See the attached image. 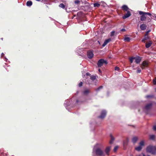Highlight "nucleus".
Here are the masks:
<instances>
[{"label": "nucleus", "mask_w": 156, "mask_h": 156, "mask_svg": "<svg viewBox=\"0 0 156 156\" xmlns=\"http://www.w3.org/2000/svg\"><path fill=\"white\" fill-rule=\"evenodd\" d=\"M102 145L100 144H97L94 147L93 151L95 152L97 155L100 156H105L103 151L101 147Z\"/></svg>", "instance_id": "1"}, {"label": "nucleus", "mask_w": 156, "mask_h": 156, "mask_svg": "<svg viewBox=\"0 0 156 156\" xmlns=\"http://www.w3.org/2000/svg\"><path fill=\"white\" fill-rule=\"evenodd\" d=\"M147 153L155 155L156 154V146L150 145L148 146L146 149Z\"/></svg>", "instance_id": "2"}, {"label": "nucleus", "mask_w": 156, "mask_h": 156, "mask_svg": "<svg viewBox=\"0 0 156 156\" xmlns=\"http://www.w3.org/2000/svg\"><path fill=\"white\" fill-rule=\"evenodd\" d=\"M139 14L140 15H142L140 17V20L141 21H144L146 20V17L145 16V15H147L149 16H151V14L147 12H145L141 11H139Z\"/></svg>", "instance_id": "3"}, {"label": "nucleus", "mask_w": 156, "mask_h": 156, "mask_svg": "<svg viewBox=\"0 0 156 156\" xmlns=\"http://www.w3.org/2000/svg\"><path fill=\"white\" fill-rule=\"evenodd\" d=\"M107 62L106 60L103 59H101L99 60L98 62L97 65L99 67H101L103 64H107Z\"/></svg>", "instance_id": "4"}, {"label": "nucleus", "mask_w": 156, "mask_h": 156, "mask_svg": "<svg viewBox=\"0 0 156 156\" xmlns=\"http://www.w3.org/2000/svg\"><path fill=\"white\" fill-rule=\"evenodd\" d=\"M106 114L107 112L105 110H102L101 112V115L98 117V118L103 119L105 117Z\"/></svg>", "instance_id": "5"}, {"label": "nucleus", "mask_w": 156, "mask_h": 156, "mask_svg": "<svg viewBox=\"0 0 156 156\" xmlns=\"http://www.w3.org/2000/svg\"><path fill=\"white\" fill-rule=\"evenodd\" d=\"M152 104L149 103L147 104L144 108V109L145 111H148L149 110L151 107Z\"/></svg>", "instance_id": "6"}, {"label": "nucleus", "mask_w": 156, "mask_h": 156, "mask_svg": "<svg viewBox=\"0 0 156 156\" xmlns=\"http://www.w3.org/2000/svg\"><path fill=\"white\" fill-rule=\"evenodd\" d=\"M111 149V147L110 146L107 147L105 150V152L106 154L107 155H109V152Z\"/></svg>", "instance_id": "7"}, {"label": "nucleus", "mask_w": 156, "mask_h": 156, "mask_svg": "<svg viewBox=\"0 0 156 156\" xmlns=\"http://www.w3.org/2000/svg\"><path fill=\"white\" fill-rule=\"evenodd\" d=\"M131 15L130 11H127L126 13L122 16V18L123 19H125L129 17Z\"/></svg>", "instance_id": "8"}, {"label": "nucleus", "mask_w": 156, "mask_h": 156, "mask_svg": "<svg viewBox=\"0 0 156 156\" xmlns=\"http://www.w3.org/2000/svg\"><path fill=\"white\" fill-rule=\"evenodd\" d=\"M87 56L89 58H91L94 56L93 52L91 51H88L87 52Z\"/></svg>", "instance_id": "9"}, {"label": "nucleus", "mask_w": 156, "mask_h": 156, "mask_svg": "<svg viewBox=\"0 0 156 156\" xmlns=\"http://www.w3.org/2000/svg\"><path fill=\"white\" fill-rule=\"evenodd\" d=\"M135 62L137 63H139L141 60V58L139 56L135 57Z\"/></svg>", "instance_id": "10"}, {"label": "nucleus", "mask_w": 156, "mask_h": 156, "mask_svg": "<svg viewBox=\"0 0 156 156\" xmlns=\"http://www.w3.org/2000/svg\"><path fill=\"white\" fill-rule=\"evenodd\" d=\"M148 65L147 62L146 61H144L142 62V63L141 65V67L142 69H144L145 67L147 66Z\"/></svg>", "instance_id": "11"}, {"label": "nucleus", "mask_w": 156, "mask_h": 156, "mask_svg": "<svg viewBox=\"0 0 156 156\" xmlns=\"http://www.w3.org/2000/svg\"><path fill=\"white\" fill-rule=\"evenodd\" d=\"M111 41V39L110 38H109L108 39L105 40L103 44H102V46L103 47H105Z\"/></svg>", "instance_id": "12"}, {"label": "nucleus", "mask_w": 156, "mask_h": 156, "mask_svg": "<svg viewBox=\"0 0 156 156\" xmlns=\"http://www.w3.org/2000/svg\"><path fill=\"white\" fill-rule=\"evenodd\" d=\"M140 28L142 30H144L146 29V25L144 24H141L140 26Z\"/></svg>", "instance_id": "13"}, {"label": "nucleus", "mask_w": 156, "mask_h": 156, "mask_svg": "<svg viewBox=\"0 0 156 156\" xmlns=\"http://www.w3.org/2000/svg\"><path fill=\"white\" fill-rule=\"evenodd\" d=\"M70 103V101L69 100H66L65 101V102L64 103V105L65 107H66L67 106H68L69 105Z\"/></svg>", "instance_id": "14"}, {"label": "nucleus", "mask_w": 156, "mask_h": 156, "mask_svg": "<svg viewBox=\"0 0 156 156\" xmlns=\"http://www.w3.org/2000/svg\"><path fill=\"white\" fill-rule=\"evenodd\" d=\"M152 44V42L151 41H149L146 44V48H149Z\"/></svg>", "instance_id": "15"}, {"label": "nucleus", "mask_w": 156, "mask_h": 156, "mask_svg": "<svg viewBox=\"0 0 156 156\" xmlns=\"http://www.w3.org/2000/svg\"><path fill=\"white\" fill-rule=\"evenodd\" d=\"M138 139V138L136 136H134L133 138L132 139V141L133 143L135 144L136 142Z\"/></svg>", "instance_id": "16"}, {"label": "nucleus", "mask_w": 156, "mask_h": 156, "mask_svg": "<svg viewBox=\"0 0 156 156\" xmlns=\"http://www.w3.org/2000/svg\"><path fill=\"white\" fill-rule=\"evenodd\" d=\"M110 136L111 137V140L110 141L109 143L110 144H111L113 143V141L115 140V138L111 134L110 135Z\"/></svg>", "instance_id": "17"}, {"label": "nucleus", "mask_w": 156, "mask_h": 156, "mask_svg": "<svg viewBox=\"0 0 156 156\" xmlns=\"http://www.w3.org/2000/svg\"><path fill=\"white\" fill-rule=\"evenodd\" d=\"M129 142V139H126L125 140H124L123 142V144L124 146H126Z\"/></svg>", "instance_id": "18"}, {"label": "nucleus", "mask_w": 156, "mask_h": 156, "mask_svg": "<svg viewBox=\"0 0 156 156\" xmlns=\"http://www.w3.org/2000/svg\"><path fill=\"white\" fill-rule=\"evenodd\" d=\"M32 5V2L30 1H28L26 3V5L28 6H30Z\"/></svg>", "instance_id": "19"}, {"label": "nucleus", "mask_w": 156, "mask_h": 156, "mask_svg": "<svg viewBox=\"0 0 156 156\" xmlns=\"http://www.w3.org/2000/svg\"><path fill=\"white\" fill-rule=\"evenodd\" d=\"M122 8L123 10H125L126 11H128V10L129 9L128 7L126 5H123L122 6Z\"/></svg>", "instance_id": "20"}, {"label": "nucleus", "mask_w": 156, "mask_h": 156, "mask_svg": "<svg viewBox=\"0 0 156 156\" xmlns=\"http://www.w3.org/2000/svg\"><path fill=\"white\" fill-rule=\"evenodd\" d=\"M142 147L139 145V146L135 147V149L136 150L138 151H140L142 149Z\"/></svg>", "instance_id": "21"}, {"label": "nucleus", "mask_w": 156, "mask_h": 156, "mask_svg": "<svg viewBox=\"0 0 156 156\" xmlns=\"http://www.w3.org/2000/svg\"><path fill=\"white\" fill-rule=\"evenodd\" d=\"M131 39L129 37H125L124 39V40L126 42H129Z\"/></svg>", "instance_id": "22"}, {"label": "nucleus", "mask_w": 156, "mask_h": 156, "mask_svg": "<svg viewBox=\"0 0 156 156\" xmlns=\"http://www.w3.org/2000/svg\"><path fill=\"white\" fill-rule=\"evenodd\" d=\"M139 145L141 147L145 145V142L144 140H142L139 143Z\"/></svg>", "instance_id": "23"}, {"label": "nucleus", "mask_w": 156, "mask_h": 156, "mask_svg": "<svg viewBox=\"0 0 156 156\" xmlns=\"http://www.w3.org/2000/svg\"><path fill=\"white\" fill-rule=\"evenodd\" d=\"M82 0H76L74 2L77 5H79L80 4Z\"/></svg>", "instance_id": "24"}, {"label": "nucleus", "mask_w": 156, "mask_h": 156, "mask_svg": "<svg viewBox=\"0 0 156 156\" xmlns=\"http://www.w3.org/2000/svg\"><path fill=\"white\" fill-rule=\"evenodd\" d=\"M90 79L93 81L95 80L96 78V76H90Z\"/></svg>", "instance_id": "25"}, {"label": "nucleus", "mask_w": 156, "mask_h": 156, "mask_svg": "<svg viewBox=\"0 0 156 156\" xmlns=\"http://www.w3.org/2000/svg\"><path fill=\"white\" fill-rule=\"evenodd\" d=\"M89 92V90H86L83 91V94H87Z\"/></svg>", "instance_id": "26"}, {"label": "nucleus", "mask_w": 156, "mask_h": 156, "mask_svg": "<svg viewBox=\"0 0 156 156\" xmlns=\"http://www.w3.org/2000/svg\"><path fill=\"white\" fill-rule=\"evenodd\" d=\"M94 7H98L100 6V4L98 3H94Z\"/></svg>", "instance_id": "27"}, {"label": "nucleus", "mask_w": 156, "mask_h": 156, "mask_svg": "<svg viewBox=\"0 0 156 156\" xmlns=\"http://www.w3.org/2000/svg\"><path fill=\"white\" fill-rule=\"evenodd\" d=\"M135 57H132L129 58L130 61L131 63H133V60L135 59Z\"/></svg>", "instance_id": "28"}, {"label": "nucleus", "mask_w": 156, "mask_h": 156, "mask_svg": "<svg viewBox=\"0 0 156 156\" xmlns=\"http://www.w3.org/2000/svg\"><path fill=\"white\" fill-rule=\"evenodd\" d=\"M147 38L148 37L147 36L145 37V36L142 39V42H145V41L147 40Z\"/></svg>", "instance_id": "29"}, {"label": "nucleus", "mask_w": 156, "mask_h": 156, "mask_svg": "<svg viewBox=\"0 0 156 156\" xmlns=\"http://www.w3.org/2000/svg\"><path fill=\"white\" fill-rule=\"evenodd\" d=\"M103 88V87L102 86H100L98 88H97L96 89V90L97 91H99L100 90L102 89Z\"/></svg>", "instance_id": "30"}, {"label": "nucleus", "mask_w": 156, "mask_h": 156, "mask_svg": "<svg viewBox=\"0 0 156 156\" xmlns=\"http://www.w3.org/2000/svg\"><path fill=\"white\" fill-rule=\"evenodd\" d=\"M60 7L62 8H65V5L63 3H61L59 5Z\"/></svg>", "instance_id": "31"}, {"label": "nucleus", "mask_w": 156, "mask_h": 156, "mask_svg": "<svg viewBox=\"0 0 156 156\" xmlns=\"http://www.w3.org/2000/svg\"><path fill=\"white\" fill-rule=\"evenodd\" d=\"M155 138V136L154 135H151L150 136V138L151 139V140H154V139Z\"/></svg>", "instance_id": "32"}, {"label": "nucleus", "mask_w": 156, "mask_h": 156, "mask_svg": "<svg viewBox=\"0 0 156 156\" xmlns=\"http://www.w3.org/2000/svg\"><path fill=\"white\" fill-rule=\"evenodd\" d=\"M115 32L114 31H112L110 33V36H112L114 35Z\"/></svg>", "instance_id": "33"}, {"label": "nucleus", "mask_w": 156, "mask_h": 156, "mask_svg": "<svg viewBox=\"0 0 156 156\" xmlns=\"http://www.w3.org/2000/svg\"><path fill=\"white\" fill-rule=\"evenodd\" d=\"M140 156H150V155H145L144 153H142L140 154Z\"/></svg>", "instance_id": "34"}, {"label": "nucleus", "mask_w": 156, "mask_h": 156, "mask_svg": "<svg viewBox=\"0 0 156 156\" xmlns=\"http://www.w3.org/2000/svg\"><path fill=\"white\" fill-rule=\"evenodd\" d=\"M118 146H115V148H114V152H115V151H117V149H118Z\"/></svg>", "instance_id": "35"}, {"label": "nucleus", "mask_w": 156, "mask_h": 156, "mask_svg": "<svg viewBox=\"0 0 156 156\" xmlns=\"http://www.w3.org/2000/svg\"><path fill=\"white\" fill-rule=\"evenodd\" d=\"M153 83L154 85L156 84V79H154L153 80Z\"/></svg>", "instance_id": "36"}, {"label": "nucleus", "mask_w": 156, "mask_h": 156, "mask_svg": "<svg viewBox=\"0 0 156 156\" xmlns=\"http://www.w3.org/2000/svg\"><path fill=\"white\" fill-rule=\"evenodd\" d=\"M115 70L119 71V68L117 66H116L115 68Z\"/></svg>", "instance_id": "37"}, {"label": "nucleus", "mask_w": 156, "mask_h": 156, "mask_svg": "<svg viewBox=\"0 0 156 156\" xmlns=\"http://www.w3.org/2000/svg\"><path fill=\"white\" fill-rule=\"evenodd\" d=\"M82 84H83V83H82V82H80V83H79V86L80 87H81L82 86Z\"/></svg>", "instance_id": "38"}, {"label": "nucleus", "mask_w": 156, "mask_h": 156, "mask_svg": "<svg viewBox=\"0 0 156 156\" xmlns=\"http://www.w3.org/2000/svg\"><path fill=\"white\" fill-rule=\"evenodd\" d=\"M153 129L155 131H156V126H154L153 127Z\"/></svg>", "instance_id": "39"}, {"label": "nucleus", "mask_w": 156, "mask_h": 156, "mask_svg": "<svg viewBox=\"0 0 156 156\" xmlns=\"http://www.w3.org/2000/svg\"><path fill=\"white\" fill-rule=\"evenodd\" d=\"M141 70L140 69H138L137 70V73H140L141 72Z\"/></svg>", "instance_id": "40"}, {"label": "nucleus", "mask_w": 156, "mask_h": 156, "mask_svg": "<svg viewBox=\"0 0 156 156\" xmlns=\"http://www.w3.org/2000/svg\"><path fill=\"white\" fill-rule=\"evenodd\" d=\"M150 30H148L147 31V32H146V33L145 35V37L147 36L148 33L150 32Z\"/></svg>", "instance_id": "41"}, {"label": "nucleus", "mask_w": 156, "mask_h": 156, "mask_svg": "<svg viewBox=\"0 0 156 156\" xmlns=\"http://www.w3.org/2000/svg\"><path fill=\"white\" fill-rule=\"evenodd\" d=\"M152 97V96H151V95H147L146 96V97L147 98H150V97Z\"/></svg>", "instance_id": "42"}, {"label": "nucleus", "mask_w": 156, "mask_h": 156, "mask_svg": "<svg viewBox=\"0 0 156 156\" xmlns=\"http://www.w3.org/2000/svg\"><path fill=\"white\" fill-rule=\"evenodd\" d=\"M126 29H122L121 30V31L122 32H125L126 31Z\"/></svg>", "instance_id": "43"}, {"label": "nucleus", "mask_w": 156, "mask_h": 156, "mask_svg": "<svg viewBox=\"0 0 156 156\" xmlns=\"http://www.w3.org/2000/svg\"><path fill=\"white\" fill-rule=\"evenodd\" d=\"M90 75V73H86V76H89Z\"/></svg>", "instance_id": "44"}, {"label": "nucleus", "mask_w": 156, "mask_h": 156, "mask_svg": "<svg viewBox=\"0 0 156 156\" xmlns=\"http://www.w3.org/2000/svg\"><path fill=\"white\" fill-rule=\"evenodd\" d=\"M4 55V53H2L1 54V57H2L3 56V55Z\"/></svg>", "instance_id": "45"}, {"label": "nucleus", "mask_w": 156, "mask_h": 156, "mask_svg": "<svg viewBox=\"0 0 156 156\" xmlns=\"http://www.w3.org/2000/svg\"><path fill=\"white\" fill-rule=\"evenodd\" d=\"M98 71L100 73H101V71L100 69H99Z\"/></svg>", "instance_id": "46"}, {"label": "nucleus", "mask_w": 156, "mask_h": 156, "mask_svg": "<svg viewBox=\"0 0 156 156\" xmlns=\"http://www.w3.org/2000/svg\"><path fill=\"white\" fill-rule=\"evenodd\" d=\"M87 83H89V84L90 83V82H89V81H88V80H87Z\"/></svg>", "instance_id": "47"}, {"label": "nucleus", "mask_w": 156, "mask_h": 156, "mask_svg": "<svg viewBox=\"0 0 156 156\" xmlns=\"http://www.w3.org/2000/svg\"><path fill=\"white\" fill-rule=\"evenodd\" d=\"M78 100H77L76 101V103H78Z\"/></svg>", "instance_id": "48"}, {"label": "nucleus", "mask_w": 156, "mask_h": 156, "mask_svg": "<svg viewBox=\"0 0 156 156\" xmlns=\"http://www.w3.org/2000/svg\"><path fill=\"white\" fill-rule=\"evenodd\" d=\"M37 1H40L41 0H36Z\"/></svg>", "instance_id": "49"}, {"label": "nucleus", "mask_w": 156, "mask_h": 156, "mask_svg": "<svg viewBox=\"0 0 156 156\" xmlns=\"http://www.w3.org/2000/svg\"><path fill=\"white\" fill-rule=\"evenodd\" d=\"M1 39L2 40H3V38H2Z\"/></svg>", "instance_id": "50"}, {"label": "nucleus", "mask_w": 156, "mask_h": 156, "mask_svg": "<svg viewBox=\"0 0 156 156\" xmlns=\"http://www.w3.org/2000/svg\"><path fill=\"white\" fill-rule=\"evenodd\" d=\"M86 76V75H84V76Z\"/></svg>", "instance_id": "51"}, {"label": "nucleus", "mask_w": 156, "mask_h": 156, "mask_svg": "<svg viewBox=\"0 0 156 156\" xmlns=\"http://www.w3.org/2000/svg\"><path fill=\"white\" fill-rule=\"evenodd\" d=\"M155 90H156V88L155 89Z\"/></svg>", "instance_id": "52"}, {"label": "nucleus", "mask_w": 156, "mask_h": 156, "mask_svg": "<svg viewBox=\"0 0 156 156\" xmlns=\"http://www.w3.org/2000/svg\"><path fill=\"white\" fill-rule=\"evenodd\" d=\"M155 18H156V16H155Z\"/></svg>", "instance_id": "53"}]
</instances>
